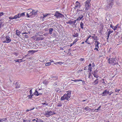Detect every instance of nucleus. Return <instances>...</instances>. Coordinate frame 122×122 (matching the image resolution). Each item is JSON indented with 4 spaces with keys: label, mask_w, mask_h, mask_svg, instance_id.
I'll list each match as a JSON object with an SVG mask.
<instances>
[{
    "label": "nucleus",
    "mask_w": 122,
    "mask_h": 122,
    "mask_svg": "<svg viewBox=\"0 0 122 122\" xmlns=\"http://www.w3.org/2000/svg\"><path fill=\"white\" fill-rule=\"evenodd\" d=\"M93 39L94 40H98V38L97 36L95 37L94 38H93Z\"/></svg>",
    "instance_id": "37"
},
{
    "label": "nucleus",
    "mask_w": 122,
    "mask_h": 122,
    "mask_svg": "<svg viewBox=\"0 0 122 122\" xmlns=\"http://www.w3.org/2000/svg\"><path fill=\"white\" fill-rule=\"evenodd\" d=\"M51 78L53 79V80H56L58 79V77L56 76H51Z\"/></svg>",
    "instance_id": "19"
},
{
    "label": "nucleus",
    "mask_w": 122,
    "mask_h": 122,
    "mask_svg": "<svg viewBox=\"0 0 122 122\" xmlns=\"http://www.w3.org/2000/svg\"><path fill=\"white\" fill-rule=\"evenodd\" d=\"M91 1L90 0H87L85 2V10H88L90 6V2Z\"/></svg>",
    "instance_id": "4"
},
{
    "label": "nucleus",
    "mask_w": 122,
    "mask_h": 122,
    "mask_svg": "<svg viewBox=\"0 0 122 122\" xmlns=\"http://www.w3.org/2000/svg\"><path fill=\"white\" fill-rule=\"evenodd\" d=\"M113 3L111 1L109 4H108L107 5V8H111L112 7V6L113 5Z\"/></svg>",
    "instance_id": "13"
},
{
    "label": "nucleus",
    "mask_w": 122,
    "mask_h": 122,
    "mask_svg": "<svg viewBox=\"0 0 122 122\" xmlns=\"http://www.w3.org/2000/svg\"><path fill=\"white\" fill-rule=\"evenodd\" d=\"M91 72H90L89 73V76H88V78H90V77L91 76Z\"/></svg>",
    "instance_id": "42"
},
{
    "label": "nucleus",
    "mask_w": 122,
    "mask_h": 122,
    "mask_svg": "<svg viewBox=\"0 0 122 122\" xmlns=\"http://www.w3.org/2000/svg\"><path fill=\"white\" fill-rule=\"evenodd\" d=\"M108 61L109 64L112 63L114 65L117 63V60L116 58H109L108 60Z\"/></svg>",
    "instance_id": "2"
},
{
    "label": "nucleus",
    "mask_w": 122,
    "mask_h": 122,
    "mask_svg": "<svg viewBox=\"0 0 122 122\" xmlns=\"http://www.w3.org/2000/svg\"><path fill=\"white\" fill-rule=\"evenodd\" d=\"M92 66V64H91L90 63L89 64V65L88 66L89 67H91Z\"/></svg>",
    "instance_id": "54"
},
{
    "label": "nucleus",
    "mask_w": 122,
    "mask_h": 122,
    "mask_svg": "<svg viewBox=\"0 0 122 122\" xmlns=\"http://www.w3.org/2000/svg\"><path fill=\"white\" fill-rule=\"evenodd\" d=\"M5 40L3 41L4 43H9L11 41V40L10 37L8 36H6L5 37Z\"/></svg>",
    "instance_id": "5"
},
{
    "label": "nucleus",
    "mask_w": 122,
    "mask_h": 122,
    "mask_svg": "<svg viewBox=\"0 0 122 122\" xmlns=\"http://www.w3.org/2000/svg\"><path fill=\"white\" fill-rule=\"evenodd\" d=\"M62 106V104L60 103H58L57 106L58 107H60Z\"/></svg>",
    "instance_id": "28"
},
{
    "label": "nucleus",
    "mask_w": 122,
    "mask_h": 122,
    "mask_svg": "<svg viewBox=\"0 0 122 122\" xmlns=\"http://www.w3.org/2000/svg\"><path fill=\"white\" fill-rule=\"evenodd\" d=\"M88 108V107L87 106L86 107H85V108L84 109L86 110H87V109Z\"/></svg>",
    "instance_id": "43"
},
{
    "label": "nucleus",
    "mask_w": 122,
    "mask_h": 122,
    "mask_svg": "<svg viewBox=\"0 0 122 122\" xmlns=\"http://www.w3.org/2000/svg\"><path fill=\"white\" fill-rule=\"evenodd\" d=\"M9 19H14V17H10L9 18Z\"/></svg>",
    "instance_id": "44"
},
{
    "label": "nucleus",
    "mask_w": 122,
    "mask_h": 122,
    "mask_svg": "<svg viewBox=\"0 0 122 122\" xmlns=\"http://www.w3.org/2000/svg\"><path fill=\"white\" fill-rule=\"evenodd\" d=\"M27 15L28 17H31L30 15H29L28 14V13H27Z\"/></svg>",
    "instance_id": "49"
},
{
    "label": "nucleus",
    "mask_w": 122,
    "mask_h": 122,
    "mask_svg": "<svg viewBox=\"0 0 122 122\" xmlns=\"http://www.w3.org/2000/svg\"><path fill=\"white\" fill-rule=\"evenodd\" d=\"M40 121V122H43L44 121L43 120H39Z\"/></svg>",
    "instance_id": "62"
},
{
    "label": "nucleus",
    "mask_w": 122,
    "mask_h": 122,
    "mask_svg": "<svg viewBox=\"0 0 122 122\" xmlns=\"http://www.w3.org/2000/svg\"><path fill=\"white\" fill-rule=\"evenodd\" d=\"M63 63L61 62H58V64H59L60 65H61Z\"/></svg>",
    "instance_id": "50"
},
{
    "label": "nucleus",
    "mask_w": 122,
    "mask_h": 122,
    "mask_svg": "<svg viewBox=\"0 0 122 122\" xmlns=\"http://www.w3.org/2000/svg\"><path fill=\"white\" fill-rule=\"evenodd\" d=\"M15 86L16 88H18L20 87V85L19 84L18 82H17L15 83Z\"/></svg>",
    "instance_id": "20"
},
{
    "label": "nucleus",
    "mask_w": 122,
    "mask_h": 122,
    "mask_svg": "<svg viewBox=\"0 0 122 122\" xmlns=\"http://www.w3.org/2000/svg\"><path fill=\"white\" fill-rule=\"evenodd\" d=\"M94 83H95L94 84V85L98 84V79L97 78V79L94 82Z\"/></svg>",
    "instance_id": "22"
},
{
    "label": "nucleus",
    "mask_w": 122,
    "mask_h": 122,
    "mask_svg": "<svg viewBox=\"0 0 122 122\" xmlns=\"http://www.w3.org/2000/svg\"><path fill=\"white\" fill-rule=\"evenodd\" d=\"M98 71L97 70H95L93 71L92 72V74L93 75L94 77H95L97 78L99 77V76L97 74V72Z\"/></svg>",
    "instance_id": "7"
},
{
    "label": "nucleus",
    "mask_w": 122,
    "mask_h": 122,
    "mask_svg": "<svg viewBox=\"0 0 122 122\" xmlns=\"http://www.w3.org/2000/svg\"><path fill=\"white\" fill-rule=\"evenodd\" d=\"M2 23L1 22L0 23V28L1 27V26L2 25Z\"/></svg>",
    "instance_id": "60"
},
{
    "label": "nucleus",
    "mask_w": 122,
    "mask_h": 122,
    "mask_svg": "<svg viewBox=\"0 0 122 122\" xmlns=\"http://www.w3.org/2000/svg\"><path fill=\"white\" fill-rule=\"evenodd\" d=\"M109 92V91H108L107 90L104 91L102 93V96H106L107 95V94H108Z\"/></svg>",
    "instance_id": "11"
},
{
    "label": "nucleus",
    "mask_w": 122,
    "mask_h": 122,
    "mask_svg": "<svg viewBox=\"0 0 122 122\" xmlns=\"http://www.w3.org/2000/svg\"><path fill=\"white\" fill-rule=\"evenodd\" d=\"M83 17V15H79V17L77 18L76 19V20H81Z\"/></svg>",
    "instance_id": "15"
},
{
    "label": "nucleus",
    "mask_w": 122,
    "mask_h": 122,
    "mask_svg": "<svg viewBox=\"0 0 122 122\" xmlns=\"http://www.w3.org/2000/svg\"><path fill=\"white\" fill-rule=\"evenodd\" d=\"M54 29L52 28H50L49 30V33L50 34H51L52 33V31H53Z\"/></svg>",
    "instance_id": "17"
},
{
    "label": "nucleus",
    "mask_w": 122,
    "mask_h": 122,
    "mask_svg": "<svg viewBox=\"0 0 122 122\" xmlns=\"http://www.w3.org/2000/svg\"><path fill=\"white\" fill-rule=\"evenodd\" d=\"M71 91H68L66 94H65L63 96L61 97V101L66 100L69 101L70 99V98L71 97Z\"/></svg>",
    "instance_id": "1"
},
{
    "label": "nucleus",
    "mask_w": 122,
    "mask_h": 122,
    "mask_svg": "<svg viewBox=\"0 0 122 122\" xmlns=\"http://www.w3.org/2000/svg\"><path fill=\"white\" fill-rule=\"evenodd\" d=\"M30 10L28 12L29 13H30V14H31V13H31V11L32 10H31L32 9H30Z\"/></svg>",
    "instance_id": "52"
},
{
    "label": "nucleus",
    "mask_w": 122,
    "mask_h": 122,
    "mask_svg": "<svg viewBox=\"0 0 122 122\" xmlns=\"http://www.w3.org/2000/svg\"><path fill=\"white\" fill-rule=\"evenodd\" d=\"M30 94H32V91L31 90H30Z\"/></svg>",
    "instance_id": "46"
},
{
    "label": "nucleus",
    "mask_w": 122,
    "mask_h": 122,
    "mask_svg": "<svg viewBox=\"0 0 122 122\" xmlns=\"http://www.w3.org/2000/svg\"><path fill=\"white\" fill-rule=\"evenodd\" d=\"M26 122H30V120H27Z\"/></svg>",
    "instance_id": "59"
},
{
    "label": "nucleus",
    "mask_w": 122,
    "mask_h": 122,
    "mask_svg": "<svg viewBox=\"0 0 122 122\" xmlns=\"http://www.w3.org/2000/svg\"><path fill=\"white\" fill-rule=\"evenodd\" d=\"M50 62H51V63L52 62H54L53 61H52L51 60H50Z\"/></svg>",
    "instance_id": "57"
},
{
    "label": "nucleus",
    "mask_w": 122,
    "mask_h": 122,
    "mask_svg": "<svg viewBox=\"0 0 122 122\" xmlns=\"http://www.w3.org/2000/svg\"><path fill=\"white\" fill-rule=\"evenodd\" d=\"M110 27H111L113 30H115L117 29V27L114 26L112 25V24L110 25Z\"/></svg>",
    "instance_id": "21"
},
{
    "label": "nucleus",
    "mask_w": 122,
    "mask_h": 122,
    "mask_svg": "<svg viewBox=\"0 0 122 122\" xmlns=\"http://www.w3.org/2000/svg\"><path fill=\"white\" fill-rule=\"evenodd\" d=\"M101 107V106H100L99 107H98V108H97V109H95L94 110V112H97L98 111H96V110H99L100 108Z\"/></svg>",
    "instance_id": "32"
},
{
    "label": "nucleus",
    "mask_w": 122,
    "mask_h": 122,
    "mask_svg": "<svg viewBox=\"0 0 122 122\" xmlns=\"http://www.w3.org/2000/svg\"><path fill=\"white\" fill-rule=\"evenodd\" d=\"M4 14L2 12H1L0 13V16H2Z\"/></svg>",
    "instance_id": "47"
},
{
    "label": "nucleus",
    "mask_w": 122,
    "mask_h": 122,
    "mask_svg": "<svg viewBox=\"0 0 122 122\" xmlns=\"http://www.w3.org/2000/svg\"><path fill=\"white\" fill-rule=\"evenodd\" d=\"M14 17L15 19H16L17 18H19L16 15H15Z\"/></svg>",
    "instance_id": "40"
},
{
    "label": "nucleus",
    "mask_w": 122,
    "mask_h": 122,
    "mask_svg": "<svg viewBox=\"0 0 122 122\" xmlns=\"http://www.w3.org/2000/svg\"><path fill=\"white\" fill-rule=\"evenodd\" d=\"M16 15L18 16L19 18L20 17V13Z\"/></svg>",
    "instance_id": "45"
},
{
    "label": "nucleus",
    "mask_w": 122,
    "mask_h": 122,
    "mask_svg": "<svg viewBox=\"0 0 122 122\" xmlns=\"http://www.w3.org/2000/svg\"><path fill=\"white\" fill-rule=\"evenodd\" d=\"M25 12L22 13H21L20 14V16L21 17L25 15Z\"/></svg>",
    "instance_id": "31"
},
{
    "label": "nucleus",
    "mask_w": 122,
    "mask_h": 122,
    "mask_svg": "<svg viewBox=\"0 0 122 122\" xmlns=\"http://www.w3.org/2000/svg\"><path fill=\"white\" fill-rule=\"evenodd\" d=\"M88 39H89L88 38H87V39H86V40L85 41V42H86Z\"/></svg>",
    "instance_id": "58"
},
{
    "label": "nucleus",
    "mask_w": 122,
    "mask_h": 122,
    "mask_svg": "<svg viewBox=\"0 0 122 122\" xmlns=\"http://www.w3.org/2000/svg\"><path fill=\"white\" fill-rule=\"evenodd\" d=\"M24 36L25 38H27L28 37V36L27 35H25Z\"/></svg>",
    "instance_id": "61"
},
{
    "label": "nucleus",
    "mask_w": 122,
    "mask_h": 122,
    "mask_svg": "<svg viewBox=\"0 0 122 122\" xmlns=\"http://www.w3.org/2000/svg\"><path fill=\"white\" fill-rule=\"evenodd\" d=\"M48 15V14H45V15H43V18H45V17H46L47 15Z\"/></svg>",
    "instance_id": "38"
},
{
    "label": "nucleus",
    "mask_w": 122,
    "mask_h": 122,
    "mask_svg": "<svg viewBox=\"0 0 122 122\" xmlns=\"http://www.w3.org/2000/svg\"><path fill=\"white\" fill-rule=\"evenodd\" d=\"M53 85L55 86L56 87V86L58 85V84H57V82L56 81V82H55L54 83Z\"/></svg>",
    "instance_id": "33"
},
{
    "label": "nucleus",
    "mask_w": 122,
    "mask_h": 122,
    "mask_svg": "<svg viewBox=\"0 0 122 122\" xmlns=\"http://www.w3.org/2000/svg\"><path fill=\"white\" fill-rule=\"evenodd\" d=\"M76 5H75V9H76V8L80 9V3H79L78 1H76Z\"/></svg>",
    "instance_id": "12"
},
{
    "label": "nucleus",
    "mask_w": 122,
    "mask_h": 122,
    "mask_svg": "<svg viewBox=\"0 0 122 122\" xmlns=\"http://www.w3.org/2000/svg\"><path fill=\"white\" fill-rule=\"evenodd\" d=\"M42 104L43 105H48L47 104H46V103H42Z\"/></svg>",
    "instance_id": "48"
},
{
    "label": "nucleus",
    "mask_w": 122,
    "mask_h": 122,
    "mask_svg": "<svg viewBox=\"0 0 122 122\" xmlns=\"http://www.w3.org/2000/svg\"><path fill=\"white\" fill-rule=\"evenodd\" d=\"M54 16L57 18H62L64 17L63 15L60 13L58 11H56V12Z\"/></svg>",
    "instance_id": "6"
},
{
    "label": "nucleus",
    "mask_w": 122,
    "mask_h": 122,
    "mask_svg": "<svg viewBox=\"0 0 122 122\" xmlns=\"http://www.w3.org/2000/svg\"><path fill=\"white\" fill-rule=\"evenodd\" d=\"M88 68V67L87 66H86L84 67V70H86L87 69V68Z\"/></svg>",
    "instance_id": "51"
},
{
    "label": "nucleus",
    "mask_w": 122,
    "mask_h": 122,
    "mask_svg": "<svg viewBox=\"0 0 122 122\" xmlns=\"http://www.w3.org/2000/svg\"><path fill=\"white\" fill-rule=\"evenodd\" d=\"M83 23L82 22H81L80 24V26L81 28L82 29L83 28Z\"/></svg>",
    "instance_id": "29"
},
{
    "label": "nucleus",
    "mask_w": 122,
    "mask_h": 122,
    "mask_svg": "<svg viewBox=\"0 0 122 122\" xmlns=\"http://www.w3.org/2000/svg\"><path fill=\"white\" fill-rule=\"evenodd\" d=\"M84 59H85L84 58H81L80 59V60L81 61H83L84 60Z\"/></svg>",
    "instance_id": "41"
},
{
    "label": "nucleus",
    "mask_w": 122,
    "mask_h": 122,
    "mask_svg": "<svg viewBox=\"0 0 122 122\" xmlns=\"http://www.w3.org/2000/svg\"><path fill=\"white\" fill-rule=\"evenodd\" d=\"M92 68L91 67H89L88 68V70H89L90 71V72H91L92 71Z\"/></svg>",
    "instance_id": "36"
},
{
    "label": "nucleus",
    "mask_w": 122,
    "mask_h": 122,
    "mask_svg": "<svg viewBox=\"0 0 122 122\" xmlns=\"http://www.w3.org/2000/svg\"><path fill=\"white\" fill-rule=\"evenodd\" d=\"M27 97L29 98V99H31L32 98V95L31 94H30V95H28Z\"/></svg>",
    "instance_id": "34"
},
{
    "label": "nucleus",
    "mask_w": 122,
    "mask_h": 122,
    "mask_svg": "<svg viewBox=\"0 0 122 122\" xmlns=\"http://www.w3.org/2000/svg\"><path fill=\"white\" fill-rule=\"evenodd\" d=\"M83 81L81 79H78V80H74V81L75 82H76L77 81Z\"/></svg>",
    "instance_id": "30"
},
{
    "label": "nucleus",
    "mask_w": 122,
    "mask_h": 122,
    "mask_svg": "<svg viewBox=\"0 0 122 122\" xmlns=\"http://www.w3.org/2000/svg\"><path fill=\"white\" fill-rule=\"evenodd\" d=\"M51 64V62H48L46 63L45 66H50Z\"/></svg>",
    "instance_id": "24"
},
{
    "label": "nucleus",
    "mask_w": 122,
    "mask_h": 122,
    "mask_svg": "<svg viewBox=\"0 0 122 122\" xmlns=\"http://www.w3.org/2000/svg\"><path fill=\"white\" fill-rule=\"evenodd\" d=\"M77 9V11H82L83 10H78V9Z\"/></svg>",
    "instance_id": "56"
},
{
    "label": "nucleus",
    "mask_w": 122,
    "mask_h": 122,
    "mask_svg": "<svg viewBox=\"0 0 122 122\" xmlns=\"http://www.w3.org/2000/svg\"><path fill=\"white\" fill-rule=\"evenodd\" d=\"M118 24H117L115 26H116L117 27V29L118 28Z\"/></svg>",
    "instance_id": "63"
},
{
    "label": "nucleus",
    "mask_w": 122,
    "mask_h": 122,
    "mask_svg": "<svg viewBox=\"0 0 122 122\" xmlns=\"http://www.w3.org/2000/svg\"><path fill=\"white\" fill-rule=\"evenodd\" d=\"M20 32L18 30H17L16 31V34L18 36H19L20 34Z\"/></svg>",
    "instance_id": "26"
},
{
    "label": "nucleus",
    "mask_w": 122,
    "mask_h": 122,
    "mask_svg": "<svg viewBox=\"0 0 122 122\" xmlns=\"http://www.w3.org/2000/svg\"><path fill=\"white\" fill-rule=\"evenodd\" d=\"M76 22V20H74L73 21H72L71 20H70L69 21L67 22H66L67 24H72L75 26V27L76 26V25L75 24V23Z\"/></svg>",
    "instance_id": "9"
},
{
    "label": "nucleus",
    "mask_w": 122,
    "mask_h": 122,
    "mask_svg": "<svg viewBox=\"0 0 122 122\" xmlns=\"http://www.w3.org/2000/svg\"><path fill=\"white\" fill-rule=\"evenodd\" d=\"M26 121H27V120H24V119H23V122H26Z\"/></svg>",
    "instance_id": "55"
},
{
    "label": "nucleus",
    "mask_w": 122,
    "mask_h": 122,
    "mask_svg": "<svg viewBox=\"0 0 122 122\" xmlns=\"http://www.w3.org/2000/svg\"><path fill=\"white\" fill-rule=\"evenodd\" d=\"M44 114L47 117H49L51 115L55 114V113L54 111H46Z\"/></svg>",
    "instance_id": "3"
},
{
    "label": "nucleus",
    "mask_w": 122,
    "mask_h": 122,
    "mask_svg": "<svg viewBox=\"0 0 122 122\" xmlns=\"http://www.w3.org/2000/svg\"><path fill=\"white\" fill-rule=\"evenodd\" d=\"M78 33L74 32L72 36L74 37H78Z\"/></svg>",
    "instance_id": "16"
},
{
    "label": "nucleus",
    "mask_w": 122,
    "mask_h": 122,
    "mask_svg": "<svg viewBox=\"0 0 122 122\" xmlns=\"http://www.w3.org/2000/svg\"><path fill=\"white\" fill-rule=\"evenodd\" d=\"M91 109L88 107V108L87 109V110L90 111Z\"/></svg>",
    "instance_id": "64"
},
{
    "label": "nucleus",
    "mask_w": 122,
    "mask_h": 122,
    "mask_svg": "<svg viewBox=\"0 0 122 122\" xmlns=\"http://www.w3.org/2000/svg\"><path fill=\"white\" fill-rule=\"evenodd\" d=\"M14 61L16 62H18L19 63H20L22 61H21V59H18L17 60H14Z\"/></svg>",
    "instance_id": "27"
},
{
    "label": "nucleus",
    "mask_w": 122,
    "mask_h": 122,
    "mask_svg": "<svg viewBox=\"0 0 122 122\" xmlns=\"http://www.w3.org/2000/svg\"><path fill=\"white\" fill-rule=\"evenodd\" d=\"M43 83L47 85L48 83V82L46 80H45L43 81Z\"/></svg>",
    "instance_id": "23"
},
{
    "label": "nucleus",
    "mask_w": 122,
    "mask_h": 122,
    "mask_svg": "<svg viewBox=\"0 0 122 122\" xmlns=\"http://www.w3.org/2000/svg\"><path fill=\"white\" fill-rule=\"evenodd\" d=\"M42 89H39L38 91L36 90L35 91V92H34L33 94L37 96L41 95L42 94V93H41L40 92V91Z\"/></svg>",
    "instance_id": "8"
},
{
    "label": "nucleus",
    "mask_w": 122,
    "mask_h": 122,
    "mask_svg": "<svg viewBox=\"0 0 122 122\" xmlns=\"http://www.w3.org/2000/svg\"><path fill=\"white\" fill-rule=\"evenodd\" d=\"M1 119L3 122H5L7 120V118H3Z\"/></svg>",
    "instance_id": "35"
},
{
    "label": "nucleus",
    "mask_w": 122,
    "mask_h": 122,
    "mask_svg": "<svg viewBox=\"0 0 122 122\" xmlns=\"http://www.w3.org/2000/svg\"><path fill=\"white\" fill-rule=\"evenodd\" d=\"M113 32V31H110L109 30L108 32L107 33V39L108 40V39L109 38L110 35Z\"/></svg>",
    "instance_id": "14"
},
{
    "label": "nucleus",
    "mask_w": 122,
    "mask_h": 122,
    "mask_svg": "<svg viewBox=\"0 0 122 122\" xmlns=\"http://www.w3.org/2000/svg\"><path fill=\"white\" fill-rule=\"evenodd\" d=\"M94 50H96L97 51H98V49L96 47L94 49Z\"/></svg>",
    "instance_id": "53"
},
{
    "label": "nucleus",
    "mask_w": 122,
    "mask_h": 122,
    "mask_svg": "<svg viewBox=\"0 0 122 122\" xmlns=\"http://www.w3.org/2000/svg\"><path fill=\"white\" fill-rule=\"evenodd\" d=\"M78 40V39H75L74 41L73 42V43H72V45H74L77 42Z\"/></svg>",
    "instance_id": "25"
},
{
    "label": "nucleus",
    "mask_w": 122,
    "mask_h": 122,
    "mask_svg": "<svg viewBox=\"0 0 122 122\" xmlns=\"http://www.w3.org/2000/svg\"><path fill=\"white\" fill-rule=\"evenodd\" d=\"M37 10H32L31 12L30 13H31V14H30V16H35V15L37 14Z\"/></svg>",
    "instance_id": "10"
},
{
    "label": "nucleus",
    "mask_w": 122,
    "mask_h": 122,
    "mask_svg": "<svg viewBox=\"0 0 122 122\" xmlns=\"http://www.w3.org/2000/svg\"><path fill=\"white\" fill-rule=\"evenodd\" d=\"M95 41L96 44L95 47H97L98 48H99L98 45L100 44L99 42L97 41Z\"/></svg>",
    "instance_id": "18"
},
{
    "label": "nucleus",
    "mask_w": 122,
    "mask_h": 122,
    "mask_svg": "<svg viewBox=\"0 0 122 122\" xmlns=\"http://www.w3.org/2000/svg\"><path fill=\"white\" fill-rule=\"evenodd\" d=\"M120 91V90L119 89L118 90L117 89H116L115 90V91L116 92H118L119 91Z\"/></svg>",
    "instance_id": "39"
}]
</instances>
